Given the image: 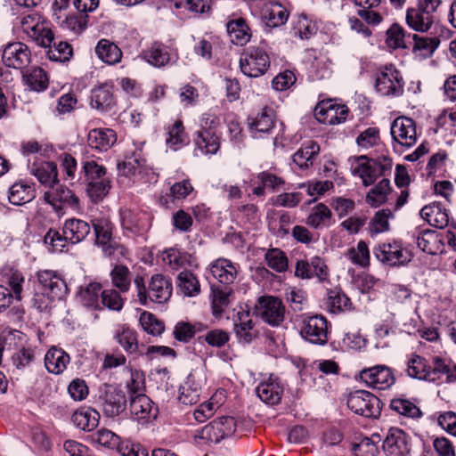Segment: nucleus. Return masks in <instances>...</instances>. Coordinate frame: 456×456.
Wrapping results in <instances>:
<instances>
[{"instance_id":"b1692460","label":"nucleus","mask_w":456,"mask_h":456,"mask_svg":"<svg viewBox=\"0 0 456 456\" xmlns=\"http://www.w3.org/2000/svg\"><path fill=\"white\" fill-rule=\"evenodd\" d=\"M256 395L262 402L269 405L278 404L283 394V387L278 379L270 377L261 382L256 388Z\"/></svg>"},{"instance_id":"4c0bfd02","label":"nucleus","mask_w":456,"mask_h":456,"mask_svg":"<svg viewBox=\"0 0 456 456\" xmlns=\"http://www.w3.org/2000/svg\"><path fill=\"white\" fill-rule=\"evenodd\" d=\"M69 362V355L61 348L52 347L45 356L46 370L53 374H60Z\"/></svg>"},{"instance_id":"e433bc0d","label":"nucleus","mask_w":456,"mask_h":456,"mask_svg":"<svg viewBox=\"0 0 456 456\" xmlns=\"http://www.w3.org/2000/svg\"><path fill=\"white\" fill-rule=\"evenodd\" d=\"M102 285L96 281H91L88 284L80 286L77 291V297L80 303L88 308L101 309L100 297Z\"/></svg>"},{"instance_id":"393cba45","label":"nucleus","mask_w":456,"mask_h":456,"mask_svg":"<svg viewBox=\"0 0 456 456\" xmlns=\"http://www.w3.org/2000/svg\"><path fill=\"white\" fill-rule=\"evenodd\" d=\"M120 223L122 228L132 234H140L147 229L146 214L125 208L120 210Z\"/></svg>"},{"instance_id":"c85d7f7f","label":"nucleus","mask_w":456,"mask_h":456,"mask_svg":"<svg viewBox=\"0 0 456 456\" xmlns=\"http://www.w3.org/2000/svg\"><path fill=\"white\" fill-rule=\"evenodd\" d=\"M287 9L277 2H270L265 4L262 11V17L270 28H277L285 24L289 19Z\"/></svg>"},{"instance_id":"f03ea898","label":"nucleus","mask_w":456,"mask_h":456,"mask_svg":"<svg viewBox=\"0 0 456 456\" xmlns=\"http://www.w3.org/2000/svg\"><path fill=\"white\" fill-rule=\"evenodd\" d=\"M270 67V58L265 50L260 46H250L240 58L241 72L249 77L263 76Z\"/></svg>"},{"instance_id":"9b49d317","label":"nucleus","mask_w":456,"mask_h":456,"mask_svg":"<svg viewBox=\"0 0 456 456\" xmlns=\"http://www.w3.org/2000/svg\"><path fill=\"white\" fill-rule=\"evenodd\" d=\"M359 378L366 386L378 390L389 388L395 381L392 370L386 365L363 369Z\"/></svg>"},{"instance_id":"cd10ccee","label":"nucleus","mask_w":456,"mask_h":456,"mask_svg":"<svg viewBox=\"0 0 456 456\" xmlns=\"http://www.w3.org/2000/svg\"><path fill=\"white\" fill-rule=\"evenodd\" d=\"M117 141V135L114 130L109 128H95L88 133V145L99 151H106Z\"/></svg>"},{"instance_id":"79ce46f5","label":"nucleus","mask_w":456,"mask_h":456,"mask_svg":"<svg viewBox=\"0 0 456 456\" xmlns=\"http://www.w3.org/2000/svg\"><path fill=\"white\" fill-rule=\"evenodd\" d=\"M320 146L314 141L305 142L293 155V162L300 168L313 165L314 157L319 153Z\"/></svg>"},{"instance_id":"a878e982","label":"nucleus","mask_w":456,"mask_h":456,"mask_svg":"<svg viewBox=\"0 0 456 456\" xmlns=\"http://www.w3.org/2000/svg\"><path fill=\"white\" fill-rule=\"evenodd\" d=\"M36 198L35 183L24 180L14 183L9 188L8 200L12 205L21 206Z\"/></svg>"},{"instance_id":"7c9ffc66","label":"nucleus","mask_w":456,"mask_h":456,"mask_svg":"<svg viewBox=\"0 0 456 456\" xmlns=\"http://www.w3.org/2000/svg\"><path fill=\"white\" fill-rule=\"evenodd\" d=\"M30 174L46 186L55 185L59 183L57 166L52 161L34 163L30 167Z\"/></svg>"},{"instance_id":"e2e57ef3","label":"nucleus","mask_w":456,"mask_h":456,"mask_svg":"<svg viewBox=\"0 0 456 456\" xmlns=\"http://www.w3.org/2000/svg\"><path fill=\"white\" fill-rule=\"evenodd\" d=\"M79 175V179H82V175H84V179L86 183L99 181L105 178L106 168L94 160H86L83 162L82 171Z\"/></svg>"},{"instance_id":"bf43d9fd","label":"nucleus","mask_w":456,"mask_h":456,"mask_svg":"<svg viewBox=\"0 0 456 456\" xmlns=\"http://www.w3.org/2000/svg\"><path fill=\"white\" fill-rule=\"evenodd\" d=\"M390 408L400 415L409 418H419L421 411L412 402L404 398H395L390 402Z\"/></svg>"},{"instance_id":"473e14b6","label":"nucleus","mask_w":456,"mask_h":456,"mask_svg":"<svg viewBox=\"0 0 456 456\" xmlns=\"http://www.w3.org/2000/svg\"><path fill=\"white\" fill-rule=\"evenodd\" d=\"M195 154H216L220 148V139L216 131H198L195 138Z\"/></svg>"},{"instance_id":"412c9836","label":"nucleus","mask_w":456,"mask_h":456,"mask_svg":"<svg viewBox=\"0 0 456 456\" xmlns=\"http://www.w3.org/2000/svg\"><path fill=\"white\" fill-rule=\"evenodd\" d=\"M2 59L5 66L21 69L30 61L28 47L20 42L8 44L3 50Z\"/></svg>"},{"instance_id":"4be33fe9","label":"nucleus","mask_w":456,"mask_h":456,"mask_svg":"<svg viewBox=\"0 0 456 456\" xmlns=\"http://www.w3.org/2000/svg\"><path fill=\"white\" fill-rule=\"evenodd\" d=\"M130 412L138 422L147 423L155 419L158 415V408L146 395H131Z\"/></svg>"},{"instance_id":"bb28decb","label":"nucleus","mask_w":456,"mask_h":456,"mask_svg":"<svg viewBox=\"0 0 456 456\" xmlns=\"http://www.w3.org/2000/svg\"><path fill=\"white\" fill-rule=\"evenodd\" d=\"M211 274L223 284H232L237 277L238 268L226 258H219L210 265Z\"/></svg>"},{"instance_id":"2eb2a0df","label":"nucleus","mask_w":456,"mask_h":456,"mask_svg":"<svg viewBox=\"0 0 456 456\" xmlns=\"http://www.w3.org/2000/svg\"><path fill=\"white\" fill-rule=\"evenodd\" d=\"M38 289L50 294V297L61 300L68 293L65 281L54 271L40 270L37 273Z\"/></svg>"},{"instance_id":"423d86ee","label":"nucleus","mask_w":456,"mask_h":456,"mask_svg":"<svg viewBox=\"0 0 456 456\" xmlns=\"http://www.w3.org/2000/svg\"><path fill=\"white\" fill-rule=\"evenodd\" d=\"M359 161L362 162L359 163L354 173L361 177L364 186L373 184L379 176H387L392 169V160L388 158L373 159L361 156Z\"/></svg>"},{"instance_id":"0e129e2a","label":"nucleus","mask_w":456,"mask_h":456,"mask_svg":"<svg viewBox=\"0 0 456 456\" xmlns=\"http://www.w3.org/2000/svg\"><path fill=\"white\" fill-rule=\"evenodd\" d=\"M330 209L323 203L314 207L312 212L306 218V224L315 229L324 224L325 221L331 218Z\"/></svg>"},{"instance_id":"603ef678","label":"nucleus","mask_w":456,"mask_h":456,"mask_svg":"<svg viewBox=\"0 0 456 456\" xmlns=\"http://www.w3.org/2000/svg\"><path fill=\"white\" fill-rule=\"evenodd\" d=\"M232 290L228 287H212V308L215 314H220L228 306L232 297Z\"/></svg>"},{"instance_id":"ea45409f","label":"nucleus","mask_w":456,"mask_h":456,"mask_svg":"<svg viewBox=\"0 0 456 456\" xmlns=\"http://www.w3.org/2000/svg\"><path fill=\"white\" fill-rule=\"evenodd\" d=\"M405 19L407 25L411 28L420 32L428 31L434 23V17L418 7L408 9Z\"/></svg>"},{"instance_id":"052dcab7","label":"nucleus","mask_w":456,"mask_h":456,"mask_svg":"<svg viewBox=\"0 0 456 456\" xmlns=\"http://www.w3.org/2000/svg\"><path fill=\"white\" fill-rule=\"evenodd\" d=\"M394 214L388 208L381 209L376 212L372 217L369 231L371 235L378 234L380 232H387L389 230V218L393 217Z\"/></svg>"},{"instance_id":"39448f33","label":"nucleus","mask_w":456,"mask_h":456,"mask_svg":"<svg viewBox=\"0 0 456 456\" xmlns=\"http://www.w3.org/2000/svg\"><path fill=\"white\" fill-rule=\"evenodd\" d=\"M347 406L355 414L365 418H378L380 415L382 403L372 393L355 390L349 394Z\"/></svg>"},{"instance_id":"aec40b11","label":"nucleus","mask_w":456,"mask_h":456,"mask_svg":"<svg viewBox=\"0 0 456 456\" xmlns=\"http://www.w3.org/2000/svg\"><path fill=\"white\" fill-rule=\"evenodd\" d=\"M44 199L46 203L53 206L55 211H60L64 207L73 208L78 207V199L73 191L58 183L50 186V190L45 192Z\"/></svg>"},{"instance_id":"a18cd8bd","label":"nucleus","mask_w":456,"mask_h":456,"mask_svg":"<svg viewBox=\"0 0 456 456\" xmlns=\"http://www.w3.org/2000/svg\"><path fill=\"white\" fill-rule=\"evenodd\" d=\"M100 414L97 411L88 408L73 413V423L84 431H92L99 424Z\"/></svg>"},{"instance_id":"13d9d810","label":"nucleus","mask_w":456,"mask_h":456,"mask_svg":"<svg viewBox=\"0 0 456 456\" xmlns=\"http://www.w3.org/2000/svg\"><path fill=\"white\" fill-rule=\"evenodd\" d=\"M186 142V134L182 121H175L168 129L167 145L173 151L178 150Z\"/></svg>"},{"instance_id":"8fccbe9b","label":"nucleus","mask_w":456,"mask_h":456,"mask_svg":"<svg viewBox=\"0 0 456 456\" xmlns=\"http://www.w3.org/2000/svg\"><path fill=\"white\" fill-rule=\"evenodd\" d=\"M145 164L142 150H135L131 154L126 155L125 159L118 164V168L125 175H134L140 171Z\"/></svg>"},{"instance_id":"5fc2aeb1","label":"nucleus","mask_w":456,"mask_h":456,"mask_svg":"<svg viewBox=\"0 0 456 456\" xmlns=\"http://www.w3.org/2000/svg\"><path fill=\"white\" fill-rule=\"evenodd\" d=\"M112 284L119 289L120 292H127L131 285V272L128 267L123 265H115L110 273Z\"/></svg>"},{"instance_id":"20e7f679","label":"nucleus","mask_w":456,"mask_h":456,"mask_svg":"<svg viewBox=\"0 0 456 456\" xmlns=\"http://www.w3.org/2000/svg\"><path fill=\"white\" fill-rule=\"evenodd\" d=\"M236 427L234 418L220 417L203 427L195 437L202 440L205 444H218L232 436L236 431Z\"/></svg>"},{"instance_id":"3c124183","label":"nucleus","mask_w":456,"mask_h":456,"mask_svg":"<svg viewBox=\"0 0 456 456\" xmlns=\"http://www.w3.org/2000/svg\"><path fill=\"white\" fill-rule=\"evenodd\" d=\"M346 257L352 264L361 267H367L370 265V250L367 243L360 240L356 248H350L345 253Z\"/></svg>"},{"instance_id":"ddd939ff","label":"nucleus","mask_w":456,"mask_h":456,"mask_svg":"<svg viewBox=\"0 0 456 456\" xmlns=\"http://www.w3.org/2000/svg\"><path fill=\"white\" fill-rule=\"evenodd\" d=\"M295 275L306 280L316 278L319 282H326L329 281L330 272L324 260L315 256L310 260H297Z\"/></svg>"},{"instance_id":"6e6552de","label":"nucleus","mask_w":456,"mask_h":456,"mask_svg":"<svg viewBox=\"0 0 456 456\" xmlns=\"http://www.w3.org/2000/svg\"><path fill=\"white\" fill-rule=\"evenodd\" d=\"M329 322L322 315L306 317L302 321L301 337L307 342L324 346L328 342Z\"/></svg>"},{"instance_id":"680f3d73","label":"nucleus","mask_w":456,"mask_h":456,"mask_svg":"<svg viewBox=\"0 0 456 456\" xmlns=\"http://www.w3.org/2000/svg\"><path fill=\"white\" fill-rule=\"evenodd\" d=\"M265 259L267 265L278 273L285 272L288 268V258L280 248L268 249L265 255Z\"/></svg>"},{"instance_id":"a19ab883","label":"nucleus","mask_w":456,"mask_h":456,"mask_svg":"<svg viewBox=\"0 0 456 456\" xmlns=\"http://www.w3.org/2000/svg\"><path fill=\"white\" fill-rule=\"evenodd\" d=\"M256 179L261 184L253 188L252 193L258 197L264 196L265 190L273 192L280 190L285 183L281 177H279L268 171L260 172L257 174Z\"/></svg>"},{"instance_id":"9d476101","label":"nucleus","mask_w":456,"mask_h":456,"mask_svg":"<svg viewBox=\"0 0 456 456\" xmlns=\"http://www.w3.org/2000/svg\"><path fill=\"white\" fill-rule=\"evenodd\" d=\"M375 88L383 96H399L403 92V77L393 67L381 69L376 77Z\"/></svg>"},{"instance_id":"c756f323","label":"nucleus","mask_w":456,"mask_h":456,"mask_svg":"<svg viewBox=\"0 0 456 456\" xmlns=\"http://www.w3.org/2000/svg\"><path fill=\"white\" fill-rule=\"evenodd\" d=\"M91 227L89 224L82 219L70 218L65 221L63 224V234L69 242L77 244L83 241L90 233Z\"/></svg>"},{"instance_id":"4468645a","label":"nucleus","mask_w":456,"mask_h":456,"mask_svg":"<svg viewBox=\"0 0 456 456\" xmlns=\"http://www.w3.org/2000/svg\"><path fill=\"white\" fill-rule=\"evenodd\" d=\"M95 243L106 256H111L118 244L113 237V224L108 218H96L93 222Z\"/></svg>"},{"instance_id":"c9c22d12","label":"nucleus","mask_w":456,"mask_h":456,"mask_svg":"<svg viewBox=\"0 0 456 456\" xmlns=\"http://www.w3.org/2000/svg\"><path fill=\"white\" fill-rule=\"evenodd\" d=\"M94 51L98 58L109 65L120 62L123 55L122 51L115 43L105 38L97 43Z\"/></svg>"},{"instance_id":"a211bd4d","label":"nucleus","mask_w":456,"mask_h":456,"mask_svg":"<svg viewBox=\"0 0 456 456\" xmlns=\"http://www.w3.org/2000/svg\"><path fill=\"white\" fill-rule=\"evenodd\" d=\"M348 109L346 105L333 103L332 101H322L314 109L316 119L322 124L338 125L346 121Z\"/></svg>"},{"instance_id":"4d7b16f0","label":"nucleus","mask_w":456,"mask_h":456,"mask_svg":"<svg viewBox=\"0 0 456 456\" xmlns=\"http://www.w3.org/2000/svg\"><path fill=\"white\" fill-rule=\"evenodd\" d=\"M191 255L175 248H168L163 252L162 260L165 265L174 270L184 267L190 263Z\"/></svg>"},{"instance_id":"2f4dec72","label":"nucleus","mask_w":456,"mask_h":456,"mask_svg":"<svg viewBox=\"0 0 456 456\" xmlns=\"http://www.w3.org/2000/svg\"><path fill=\"white\" fill-rule=\"evenodd\" d=\"M420 216L431 226L436 228H444L449 223L448 213L440 203L434 202L423 207L420 210Z\"/></svg>"},{"instance_id":"72a5a7b5","label":"nucleus","mask_w":456,"mask_h":456,"mask_svg":"<svg viewBox=\"0 0 456 456\" xmlns=\"http://www.w3.org/2000/svg\"><path fill=\"white\" fill-rule=\"evenodd\" d=\"M234 332L240 340L250 343L256 336L254 330V323L248 311L237 313L234 319Z\"/></svg>"},{"instance_id":"1a4fd4ad","label":"nucleus","mask_w":456,"mask_h":456,"mask_svg":"<svg viewBox=\"0 0 456 456\" xmlns=\"http://www.w3.org/2000/svg\"><path fill=\"white\" fill-rule=\"evenodd\" d=\"M256 314L271 326H279L285 319V306L282 301L273 296L258 298L256 306Z\"/></svg>"},{"instance_id":"c03bdc74","label":"nucleus","mask_w":456,"mask_h":456,"mask_svg":"<svg viewBox=\"0 0 456 456\" xmlns=\"http://www.w3.org/2000/svg\"><path fill=\"white\" fill-rule=\"evenodd\" d=\"M142 57L148 63L158 68L165 66L170 60L167 47L159 42H154L143 52Z\"/></svg>"},{"instance_id":"69168bd1","label":"nucleus","mask_w":456,"mask_h":456,"mask_svg":"<svg viewBox=\"0 0 456 456\" xmlns=\"http://www.w3.org/2000/svg\"><path fill=\"white\" fill-rule=\"evenodd\" d=\"M122 292H118L113 289H104L101 292L100 305L111 311H120L124 305V298L121 297Z\"/></svg>"},{"instance_id":"5701e85b","label":"nucleus","mask_w":456,"mask_h":456,"mask_svg":"<svg viewBox=\"0 0 456 456\" xmlns=\"http://www.w3.org/2000/svg\"><path fill=\"white\" fill-rule=\"evenodd\" d=\"M407 364V373L410 377L430 382L438 381V376H436V358L434 359L433 365H430L424 357L412 355L408 360Z\"/></svg>"},{"instance_id":"864d4df0","label":"nucleus","mask_w":456,"mask_h":456,"mask_svg":"<svg viewBox=\"0 0 456 456\" xmlns=\"http://www.w3.org/2000/svg\"><path fill=\"white\" fill-rule=\"evenodd\" d=\"M115 339L126 353L135 354L138 352L139 346L135 330L124 326L116 334Z\"/></svg>"},{"instance_id":"37998d69","label":"nucleus","mask_w":456,"mask_h":456,"mask_svg":"<svg viewBox=\"0 0 456 456\" xmlns=\"http://www.w3.org/2000/svg\"><path fill=\"white\" fill-rule=\"evenodd\" d=\"M275 115L271 108H264L249 123L252 132L270 134L274 127Z\"/></svg>"},{"instance_id":"6e6d98bb","label":"nucleus","mask_w":456,"mask_h":456,"mask_svg":"<svg viewBox=\"0 0 456 456\" xmlns=\"http://www.w3.org/2000/svg\"><path fill=\"white\" fill-rule=\"evenodd\" d=\"M27 86L37 92L44 91L48 86V77L45 71L38 67L33 68L28 74L24 75Z\"/></svg>"},{"instance_id":"09e8293b","label":"nucleus","mask_w":456,"mask_h":456,"mask_svg":"<svg viewBox=\"0 0 456 456\" xmlns=\"http://www.w3.org/2000/svg\"><path fill=\"white\" fill-rule=\"evenodd\" d=\"M390 191V181L387 178H383L367 193L366 202L370 207L377 208L387 201Z\"/></svg>"},{"instance_id":"f704fd0d","label":"nucleus","mask_w":456,"mask_h":456,"mask_svg":"<svg viewBox=\"0 0 456 456\" xmlns=\"http://www.w3.org/2000/svg\"><path fill=\"white\" fill-rule=\"evenodd\" d=\"M115 105L112 88L107 84L92 90L91 106L101 111H108Z\"/></svg>"},{"instance_id":"338daca9","label":"nucleus","mask_w":456,"mask_h":456,"mask_svg":"<svg viewBox=\"0 0 456 456\" xmlns=\"http://www.w3.org/2000/svg\"><path fill=\"white\" fill-rule=\"evenodd\" d=\"M204 330V326L200 323L192 325L189 322H177L174 330V337L181 342H188L193 336Z\"/></svg>"},{"instance_id":"f257e3e1","label":"nucleus","mask_w":456,"mask_h":456,"mask_svg":"<svg viewBox=\"0 0 456 456\" xmlns=\"http://www.w3.org/2000/svg\"><path fill=\"white\" fill-rule=\"evenodd\" d=\"M134 281L138 301L142 305L166 303L172 295V282L162 274L152 275L147 286L141 276H137Z\"/></svg>"},{"instance_id":"7ed1b4c3","label":"nucleus","mask_w":456,"mask_h":456,"mask_svg":"<svg viewBox=\"0 0 456 456\" xmlns=\"http://www.w3.org/2000/svg\"><path fill=\"white\" fill-rule=\"evenodd\" d=\"M98 403L106 417L114 418L126 409V395L117 387L104 383L98 389Z\"/></svg>"},{"instance_id":"dca6fc26","label":"nucleus","mask_w":456,"mask_h":456,"mask_svg":"<svg viewBox=\"0 0 456 456\" xmlns=\"http://www.w3.org/2000/svg\"><path fill=\"white\" fill-rule=\"evenodd\" d=\"M390 133L393 140L401 146L410 148L417 142L416 126L412 118H395L391 125Z\"/></svg>"},{"instance_id":"de8ad7c7","label":"nucleus","mask_w":456,"mask_h":456,"mask_svg":"<svg viewBox=\"0 0 456 456\" xmlns=\"http://www.w3.org/2000/svg\"><path fill=\"white\" fill-rule=\"evenodd\" d=\"M418 248L428 254H436L438 238L435 231L430 229L419 230L412 234Z\"/></svg>"},{"instance_id":"58836bf2","label":"nucleus","mask_w":456,"mask_h":456,"mask_svg":"<svg viewBox=\"0 0 456 456\" xmlns=\"http://www.w3.org/2000/svg\"><path fill=\"white\" fill-rule=\"evenodd\" d=\"M226 27L232 44L242 46L249 42L251 37L250 28L244 19L239 18L230 20Z\"/></svg>"},{"instance_id":"f3484780","label":"nucleus","mask_w":456,"mask_h":456,"mask_svg":"<svg viewBox=\"0 0 456 456\" xmlns=\"http://www.w3.org/2000/svg\"><path fill=\"white\" fill-rule=\"evenodd\" d=\"M382 447L386 456H410V438L397 428L388 430Z\"/></svg>"},{"instance_id":"f8f14e48","label":"nucleus","mask_w":456,"mask_h":456,"mask_svg":"<svg viewBox=\"0 0 456 456\" xmlns=\"http://www.w3.org/2000/svg\"><path fill=\"white\" fill-rule=\"evenodd\" d=\"M373 253L379 262L391 266L405 265L411 261V254L397 241L379 244Z\"/></svg>"},{"instance_id":"6ab92c4d","label":"nucleus","mask_w":456,"mask_h":456,"mask_svg":"<svg viewBox=\"0 0 456 456\" xmlns=\"http://www.w3.org/2000/svg\"><path fill=\"white\" fill-rule=\"evenodd\" d=\"M203 379L200 373H190L179 387L178 401L183 405L196 404L202 394Z\"/></svg>"},{"instance_id":"0eeeda50","label":"nucleus","mask_w":456,"mask_h":456,"mask_svg":"<svg viewBox=\"0 0 456 456\" xmlns=\"http://www.w3.org/2000/svg\"><path fill=\"white\" fill-rule=\"evenodd\" d=\"M20 26L23 32L38 45L51 47L54 35L40 14L34 12L24 16L20 20Z\"/></svg>"},{"instance_id":"49530a36","label":"nucleus","mask_w":456,"mask_h":456,"mask_svg":"<svg viewBox=\"0 0 456 456\" xmlns=\"http://www.w3.org/2000/svg\"><path fill=\"white\" fill-rule=\"evenodd\" d=\"M177 287L186 297H196L200 292L199 280L191 272L186 270L178 274Z\"/></svg>"},{"instance_id":"774afa93","label":"nucleus","mask_w":456,"mask_h":456,"mask_svg":"<svg viewBox=\"0 0 456 456\" xmlns=\"http://www.w3.org/2000/svg\"><path fill=\"white\" fill-rule=\"evenodd\" d=\"M139 321L142 329L153 336H159L165 330L164 323L151 313L143 312Z\"/></svg>"}]
</instances>
